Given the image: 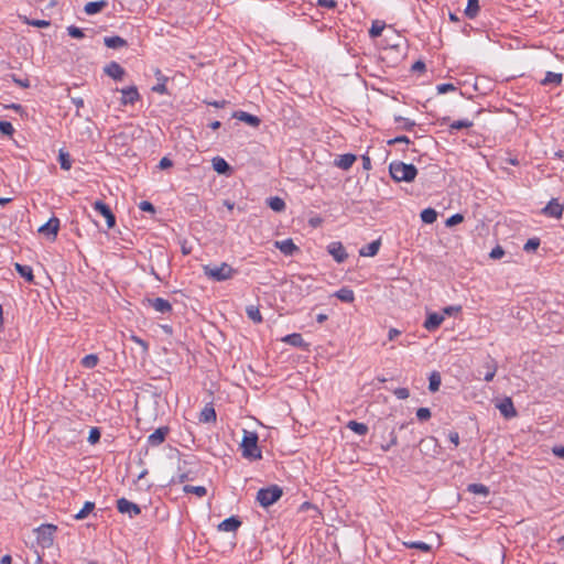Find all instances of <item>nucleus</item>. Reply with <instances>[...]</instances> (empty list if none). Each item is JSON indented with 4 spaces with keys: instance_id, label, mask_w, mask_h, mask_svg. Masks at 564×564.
<instances>
[{
    "instance_id": "nucleus-1",
    "label": "nucleus",
    "mask_w": 564,
    "mask_h": 564,
    "mask_svg": "<svg viewBox=\"0 0 564 564\" xmlns=\"http://www.w3.org/2000/svg\"><path fill=\"white\" fill-rule=\"evenodd\" d=\"M204 274L213 281L224 282L232 279L237 271L228 263L204 264L202 267Z\"/></svg>"
},
{
    "instance_id": "nucleus-2",
    "label": "nucleus",
    "mask_w": 564,
    "mask_h": 564,
    "mask_svg": "<svg viewBox=\"0 0 564 564\" xmlns=\"http://www.w3.org/2000/svg\"><path fill=\"white\" fill-rule=\"evenodd\" d=\"M390 174L397 182H411L415 178L417 170L413 164H406L400 161L390 163Z\"/></svg>"
},
{
    "instance_id": "nucleus-3",
    "label": "nucleus",
    "mask_w": 564,
    "mask_h": 564,
    "mask_svg": "<svg viewBox=\"0 0 564 564\" xmlns=\"http://www.w3.org/2000/svg\"><path fill=\"white\" fill-rule=\"evenodd\" d=\"M241 449L245 458L259 459L261 458V451L258 446V435L254 432L243 430V437L241 441Z\"/></svg>"
},
{
    "instance_id": "nucleus-4",
    "label": "nucleus",
    "mask_w": 564,
    "mask_h": 564,
    "mask_svg": "<svg viewBox=\"0 0 564 564\" xmlns=\"http://www.w3.org/2000/svg\"><path fill=\"white\" fill-rule=\"evenodd\" d=\"M57 528L53 524H42L35 529L37 544L42 547H50L54 542V533Z\"/></svg>"
},
{
    "instance_id": "nucleus-5",
    "label": "nucleus",
    "mask_w": 564,
    "mask_h": 564,
    "mask_svg": "<svg viewBox=\"0 0 564 564\" xmlns=\"http://www.w3.org/2000/svg\"><path fill=\"white\" fill-rule=\"evenodd\" d=\"M282 491L278 487L261 489L258 491L257 500L263 507H269L279 500Z\"/></svg>"
},
{
    "instance_id": "nucleus-6",
    "label": "nucleus",
    "mask_w": 564,
    "mask_h": 564,
    "mask_svg": "<svg viewBox=\"0 0 564 564\" xmlns=\"http://www.w3.org/2000/svg\"><path fill=\"white\" fill-rule=\"evenodd\" d=\"M117 509L120 513L128 514L129 518H134L141 512V509L138 505L129 501L126 498L118 499Z\"/></svg>"
},
{
    "instance_id": "nucleus-7",
    "label": "nucleus",
    "mask_w": 564,
    "mask_h": 564,
    "mask_svg": "<svg viewBox=\"0 0 564 564\" xmlns=\"http://www.w3.org/2000/svg\"><path fill=\"white\" fill-rule=\"evenodd\" d=\"M59 229V220L56 217H52L48 221L39 228V232L54 240Z\"/></svg>"
},
{
    "instance_id": "nucleus-8",
    "label": "nucleus",
    "mask_w": 564,
    "mask_h": 564,
    "mask_svg": "<svg viewBox=\"0 0 564 564\" xmlns=\"http://www.w3.org/2000/svg\"><path fill=\"white\" fill-rule=\"evenodd\" d=\"M327 251L338 263L344 262L348 257L343 243L338 241L330 242L327 246Z\"/></svg>"
},
{
    "instance_id": "nucleus-9",
    "label": "nucleus",
    "mask_w": 564,
    "mask_h": 564,
    "mask_svg": "<svg viewBox=\"0 0 564 564\" xmlns=\"http://www.w3.org/2000/svg\"><path fill=\"white\" fill-rule=\"evenodd\" d=\"M444 314L436 312H429L424 322V328L429 332H434L444 322Z\"/></svg>"
},
{
    "instance_id": "nucleus-10",
    "label": "nucleus",
    "mask_w": 564,
    "mask_h": 564,
    "mask_svg": "<svg viewBox=\"0 0 564 564\" xmlns=\"http://www.w3.org/2000/svg\"><path fill=\"white\" fill-rule=\"evenodd\" d=\"M94 208L96 212H98L101 216L105 217L108 228H112L115 226V224H116L115 215L112 214V212L106 204H104L100 200H97L94 203Z\"/></svg>"
},
{
    "instance_id": "nucleus-11",
    "label": "nucleus",
    "mask_w": 564,
    "mask_h": 564,
    "mask_svg": "<svg viewBox=\"0 0 564 564\" xmlns=\"http://www.w3.org/2000/svg\"><path fill=\"white\" fill-rule=\"evenodd\" d=\"M147 303L154 311L162 313V314L169 313L172 310L170 302L162 297L148 299Z\"/></svg>"
},
{
    "instance_id": "nucleus-12",
    "label": "nucleus",
    "mask_w": 564,
    "mask_h": 564,
    "mask_svg": "<svg viewBox=\"0 0 564 564\" xmlns=\"http://www.w3.org/2000/svg\"><path fill=\"white\" fill-rule=\"evenodd\" d=\"M497 408L499 409L500 413L506 419H511V417H514L517 415V411H516V409L513 406V403H512V400L510 398H505L503 400H501L497 404Z\"/></svg>"
},
{
    "instance_id": "nucleus-13",
    "label": "nucleus",
    "mask_w": 564,
    "mask_h": 564,
    "mask_svg": "<svg viewBox=\"0 0 564 564\" xmlns=\"http://www.w3.org/2000/svg\"><path fill=\"white\" fill-rule=\"evenodd\" d=\"M563 205L560 204L556 199H552L549 204L543 208L542 213L546 216L561 218L563 213Z\"/></svg>"
},
{
    "instance_id": "nucleus-14",
    "label": "nucleus",
    "mask_w": 564,
    "mask_h": 564,
    "mask_svg": "<svg viewBox=\"0 0 564 564\" xmlns=\"http://www.w3.org/2000/svg\"><path fill=\"white\" fill-rule=\"evenodd\" d=\"M357 158L355 154H350V153H347V154H341V155H338L335 161H334V164L335 166L341 169V170H349L352 164L356 162Z\"/></svg>"
},
{
    "instance_id": "nucleus-15",
    "label": "nucleus",
    "mask_w": 564,
    "mask_h": 564,
    "mask_svg": "<svg viewBox=\"0 0 564 564\" xmlns=\"http://www.w3.org/2000/svg\"><path fill=\"white\" fill-rule=\"evenodd\" d=\"M121 94H122V98H121L122 105L134 104L140 98V95H139L135 86H130L128 88L121 89Z\"/></svg>"
},
{
    "instance_id": "nucleus-16",
    "label": "nucleus",
    "mask_w": 564,
    "mask_h": 564,
    "mask_svg": "<svg viewBox=\"0 0 564 564\" xmlns=\"http://www.w3.org/2000/svg\"><path fill=\"white\" fill-rule=\"evenodd\" d=\"M167 432V427H159L152 434L149 435L148 443L152 446H159L164 442Z\"/></svg>"
},
{
    "instance_id": "nucleus-17",
    "label": "nucleus",
    "mask_w": 564,
    "mask_h": 564,
    "mask_svg": "<svg viewBox=\"0 0 564 564\" xmlns=\"http://www.w3.org/2000/svg\"><path fill=\"white\" fill-rule=\"evenodd\" d=\"M274 246L285 256H292L295 251H297V247L294 245L292 239L275 241Z\"/></svg>"
},
{
    "instance_id": "nucleus-18",
    "label": "nucleus",
    "mask_w": 564,
    "mask_h": 564,
    "mask_svg": "<svg viewBox=\"0 0 564 564\" xmlns=\"http://www.w3.org/2000/svg\"><path fill=\"white\" fill-rule=\"evenodd\" d=\"M104 70L108 76L118 80L122 79L124 75V69L116 62L108 64Z\"/></svg>"
},
{
    "instance_id": "nucleus-19",
    "label": "nucleus",
    "mask_w": 564,
    "mask_h": 564,
    "mask_svg": "<svg viewBox=\"0 0 564 564\" xmlns=\"http://www.w3.org/2000/svg\"><path fill=\"white\" fill-rule=\"evenodd\" d=\"M240 524L241 523L237 518L230 517L218 524V530L224 532H234L240 527Z\"/></svg>"
},
{
    "instance_id": "nucleus-20",
    "label": "nucleus",
    "mask_w": 564,
    "mask_h": 564,
    "mask_svg": "<svg viewBox=\"0 0 564 564\" xmlns=\"http://www.w3.org/2000/svg\"><path fill=\"white\" fill-rule=\"evenodd\" d=\"M381 241L375 240L359 250L361 257H375L380 249Z\"/></svg>"
},
{
    "instance_id": "nucleus-21",
    "label": "nucleus",
    "mask_w": 564,
    "mask_h": 564,
    "mask_svg": "<svg viewBox=\"0 0 564 564\" xmlns=\"http://www.w3.org/2000/svg\"><path fill=\"white\" fill-rule=\"evenodd\" d=\"M107 4L108 2L106 0L93 1L86 3L84 10L88 15H93L100 12L104 8L107 7Z\"/></svg>"
},
{
    "instance_id": "nucleus-22",
    "label": "nucleus",
    "mask_w": 564,
    "mask_h": 564,
    "mask_svg": "<svg viewBox=\"0 0 564 564\" xmlns=\"http://www.w3.org/2000/svg\"><path fill=\"white\" fill-rule=\"evenodd\" d=\"M212 164H213V169L218 173V174H227L230 172V166L229 164L226 162L225 159L220 158V156H216L213 159L212 161Z\"/></svg>"
},
{
    "instance_id": "nucleus-23",
    "label": "nucleus",
    "mask_w": 564,
    "mask_h": 564,
    "mask_svg": "<svg viewBox=\"0 0 564 564\" xmlns=\"http://www.w3.org/2000/svg\"><path fill=\"white\" fill-rule=\"evenodd\" d=\"M235 118H237L240 121H243L252 127H258L260 124V119L253 115H250L245 111H238L235 115Z\"/></svg>"
},
{
    "instance_id": "nucleus-24",
    "label": "nucleus",
    "mask_w": 564,
    "mask_h": 564,
    "mask_svg": "<svg viewBox=\"0 0 564 564\" xmlns=\"http://www.w3.org/2000/svg\"><path fill=\"white\" fill-rule=\"evenodd\" d=\"M334 295L341 302L346 303H351L355 300L354 291L349 288H341Z\"/></svg>"
},
{
    "instance_id": "nucleus-25",
    "label": "nucleus",
    "mask_w": 564,
    "mask_h": 564,
    "mask_svg": "<svg viewBox=\"0 0 564 564\" xmlns=\"http://www.w3.org/2000/svg\"><path fill=\"white\" fill-rule=\"evenodd\" d=\"M105 45L109 48H120L127 45L126 40L120 36H109L104 40Z\"/></svg>"
},
{
    "instance_id": "nucleus-26",
    "label": "nucleus",
    "mask_w": 564,
    "mask_h": 564,
    "mask_svg": "<svg viewBox=\"0 0 564 564\" xmlns=\"http://www.w3.org/2000/svg\"><path fill=\"white\" fill-rule=\"evenodd\" d=\"M562 83V74L547 72L544 79L542 80L543 85H555L558 86Z\"/></svg>"
},
{
    "instance_id": "nucleus-27",
    "label": "nucleus",
    "mask_w": 564,
    "mask_h": 564,
    "mask_svg": "<svg viewBox=\"0 0 564 564\" xmlns=\"http://www.w3.org/2000/svg\"><path fill=\"white\" fill-rule=\"evenodd\" d=\"M282 341L295 347L304 346V339L302 335L296 333L286 335L285 337L282 338Z\"/></svg>"
},
{
    "instance_id": "nucleus-28",
    "label": "nucleus",
    "mask_w": 564,
    "mask_h": 564,
    "mask_svg": "<svg viewBox=\"0 0 564 564\" xmlns=\"http://www.w3.org/2000/svg\"><path fill=\"white\" fill-rule=\"evenodd\" d=\"M267 203L269 207L274 212L281 213L285 209L284 200L278 196L268 198Z\"/></svg>"
},
{
    "instance_id": "nucleus-29",
    "label": "nucleus",
    "mask_w": 564,
    "mask_h": 564,
    "mask_svg": "<svg viewBox=\"0 0 564 564\" xmlns=\"http://www.w3.org/2000/svg\"><path fill=\"white\" fill-rule=\"evenodd\" d=\"M347 427L359 435H365L368 432V426L366 424L356 421H349L347 423Z\"/></svg>"
},
{
    "instance_id": "nucleus-30",
    "label": "nucleus",
    "mask_w": 564,
    "mask_h": 564,
    "mask_svg": "<svg viewBox=\"0 0 564 564\" xmlns=\"http://www.w3.org/2000/svg\"><path fill=\"white\" fill-rule=\"evenodd\" d=\"M467 489L469 492L480 495L482 497H487L489 495L488 487L482 484H470Z\"/></svg>"
},
{
    "instance_id": "nucleus-31",
    "label": "nucleus",
    "mask_w": 564,
    "mask_h": 564,
    "mask_svg": "<svg viewBox=\"0 0 564 564\" xmlns=\"http://www.w3.org/2000/svg\"><path fill=\"white\" fill-rule=\"evenodd\" d=\"M437 218V213L433 208H426L421 213V219L425 224H433Z\"/></svg>"
},
{
    "instance_id": "nucleus-32",
    "label": "nucleus",
    "mask_w": 564,
    "mask_h": 564,
    "mask_svg": "<svg viewBox=\"0 0 564 564\" xmlns=\"http://www.w3.org/2000/svg\"><path fill=\"white\" fill-rule=\"evenodd\" d=\"M479 11V4H478V0H468L467 2V7L465 9V14L473 19L477 15Z\"/></svg>"
},
{
    "instance_id": "nucleus-33",
    "label": "nucleus",
    "mask_w": 564,
    "mask_h": 564,
    "mask_svg": "<svg viewBox=\"0 0 564 564\" xmlns=\"http://www.w3.org/2000/svg\"><path fill=\"white\" fill-rule=\"evenodd\" d=\"M386 24L381 21H373L371 24V28L369 30V34L371 37H378L381 35L382 31L384 30Z\"/></svg>"
},
{
    "instance_id": "nucleus-34",
    "label": "nucleus",
    "mask_w": 564,
    "mask_h": 564,
    "mask_svg": "<svg viewBox=\"0 0 564 564\" xmlns=\"http://www.w3.org/2000/svg\"><path fill=\"white\" fill-rule=\"evenodd\" d=\"M58 161H59L61 167L63 170L68 171L72 167V161H70L69 154L67 152H65L64 150H59Z\"/></svg>"
},
{
    "instance_id": "nucleus-35",
    "label": "nucleus",
    "mask_w": 564,
    "mask_h": 564,
    "mask_svg": "<svg viewBox=\"0 0 564 564\" xmlns=\"http://www.w3.org/2000/svg\"><path fill=\"white\" fill-rule=\"evenodd\" d=\"M94 508H95L94 502L87 501L84 505L83 509L74 516V519L83 520V519L87 518V516L94 510Z\"/></svg>"
},
{
    "instance_id": "nucleus-36",
    "label": "nucleus",
    "mask_w": 564,
    "mask_h": 564,
    "mask_svg": "<svg viewBox=\"0 0 564 564\" xmlns=\"http://www.w3.org/2000/svg\"><path fill=\"white\" fill-rule=\"evenodd\" d=\"M199 420L202 422H212V421H215L216 420V413H215V410L210 406H206L203 409V411L200 412V416H199Z\"/></svg>"
},
{
    "instance_id": "nucleus-37",
    "label": "nucleus",
    "mask_w": 564,
    "mask_h": 564,
    "mask_svg": "<svg viewBox=\"0 0 564 564\" xmlns=\"http://www.w3.org/2000/svg\"><path fill=\"white\" fill-rule=\"evenodd\" d=\"M15 269L21 274V276L26 279V281H29V282L33 281V273H32V269L30 267L22 265L20 263H15Z\"/></svg>"
},
{
    "instance_id": "nucleus-38",
    "label": "nucleus",
    "mask_w": 564,
    "mask_h": 564,
    "mask_svg": "<svg viewBox=\"0 0 564 564\" xmlns=\"http://www.w3.org/2000/svg\"><path fill=\"white\" fill-rule=\"evenodd\" d=\"M184 491L187 494H194L198 497H203L207 494V489L204 486H185Z\"/></svg>"
},
{
    "instance_id": "nucleus-39",
    "label": "nucleus",
    "mask_w": 564,
    "mask_h": 564,
    "mask_svg": "<svg viewBox=\"0 0 564 564\" xmlns=\"http://www.w3.org/2000/svg\"><path fill=\"white\" fill-rule=\"evenodd\" d=\"M246 312H247L248 317L250 319H252L254 323H260L262 321V317H261V314H260V311L258 310V307L250 305L247 307Z\"/></svg>"
},
{
    "instance_id": "nucleus-40",
    "label": "nucleus",
    "mask_w": 564,
    "mask_h": 564,
    "mask_svg": "<svg viewBox=\"0 0 564 564\" xmlns=\"http://www.w3.org/2000/svg\"><path fill=\"white\" fill-rule=\"evenodd\" d=\"M404 545L410 549H417L422 552L431 551V546L425 542H404Z\"/></svg>"
},
{
    "instance_id": "nucleus-41",
    "label": "nucleus",
    "mask_w": 564,
    "mask_h": 564,
    "mask_svg": "<svg viewBox=\"0 0 564 564\" xmlns=\"http://www.w3.org/2000/svg\"><path fill=\"white\" fill-rule=\"evenodd\" d=\"M98 364L97 355H87L82 359V365L86 368H94Z\"/></svg>"
},
{
    "instance_id": "nucleus-42",
    "label": "nucleus",
    "mask_w": 564,
    "mask_h": 564,
    "mask_svg": "<svg viewBox=\"0 0 564 564\" xmlns=\"http://www.w3.org/2000/svg\"><path fill=\"white\" fill-rule=\"evenodd\" d=\"M22 20L24 23L36 28H47L50 25V22L46 20H31L26 17H22Z\"/></svg>"
},
{
    "instance_id": "nucleus-43",
    "label": "nucleus",
    "mask_w": 564,
    "mask_h": 564,
    "mask_svg": "<svg viewBox=\"0 0 564 564\" xmlns=\"http://www.w3.org/2000/svg\"><path fill=\"white\" fill-rule=\"evenodd\" d=\"M440 386H441V377L437 375V373H432L431 377H430V384H429V389L432 391V392H435L440 389Z\"/></svg>"
},
{
    "instance_id": "nucleus-44",
    "label": "nucleus",
    "mask_w": 564,
    "mask_h": 564,
    "mask_svg": "<svg viewBox=\"0 0 564 564\" xmlns=\"http://www.w3.org/2000/svg\"><path fill=\"white\" fill-rule=\"evenodd\" d=\"M473 124H474L473 121H470L468 119L456 120L453 123H451V129H455V130L466 129V128H470Z\"/></svg>"
},
{
    "instance_id": "nucleus-45",
    "label": "nucleus",
    "mask_w": 564,
    "mask_h": 564,
    "mask_svg": "<svg viewBox=\"0 0 564 564\" xmlns=\"http://www.w3.org/2000/svg\"><path fill=\"white\" fill-rule=\"evenodd\" d=\"M0 131L3 134L11 135L14 131L13 126L9 121H0Z\"/></svg>"
},
{
    "instance_id": "nucleus-46",
    "label": "nucleus",
    "mask_w": 564,
    "mask_h": 564,
    "mask_svg": "<svg viewBox=\"0 0 564 564\" xmlns=\"http://www.w3.org/2000/svg\"><path fill=\"white\" fill-rule=\"evenodd\" d=\"M463 220H464L463 215H460V214H455V215L451 216V217L446 220V226H447V227H453V226H455V225L460 224Z\"/></svg>"
},
{
    "instance_id": "nucleus-47",
    "label": "nucleus",
    "mask_w": 564,
    "mask_h": 564,
    "mask_svg": "<svg viewBox=\"0 0 564 564\" xmlns=\"http://www.w3.org/2000/svg\"><path fill=\"white\" fill-rule=\"evenodd\" d=\"M460 310H462L460 306L451 305V306L444 307L442 314H444V317L452 316V315L458 314L460 312Z\"/></svg>"
},
{
    "instance_id": "nucleus-48",
    "label": "nucleus",
    "mask_w": 564,
    "mask_h": 564,
    "mask_svg": "<svg viewBox=\"0 0 564 564\" xmlns=\"http://www.w3.org/2000/svg\"><path fill=\"white\" fill-rule=\"evenodd\" d=\"M100 438V432L97 427H93L90 431H89V435H88V442L90 444H95L99 441Z\"/></svg>"
},
{
    "instance_id": "nucleus-49",
    "label": "nucleus",
    "mask_w": 564,
    "mask_h": 564,
    "mask_svg": "<svg viewBox=\"0 0 564 564\" xmlns=\"http://www.w3.org/2000/svg\"><path fill=\"white\" fill-rule=\"evenodd\" d=\"M416 416H417L419 420L425 421V420L431 417V411L427 408H420L416 411Z\"/></svg>"
},
{
    "instance_id": "nucleus-50",
    "label": "nucleus",
    "mask_w": 564,
    "mask_h": 564,
    "mask_svg": "<svg viewBox=\"0 0 564 564\" xmlns=\"http://www.w3.org/2000/svg\"><path fill=\"white\" fill-rule=\"evenodd\" d=\"M67 32L72 37L82 39L84 36L83 31L76 26H68Z\"/></svg>"
},
{
    "instance_id": "nucleus-51",
    "label": "nucleus",
    "mask_w": 564,
    "mask_h": 564,
    "mask_svg": "<svg viewBox=\"0 0 564 564\" xmlns=\"http://www.w3.org/2000/svg\"><path fill=\"white\" fill-rule=\"evenodd\" d=\"M503 254H505V250L500 246H497L491 250L489 256L491 259L497 260V259L502 258Z\"/></svg>"
},
{
    "instance_id": "nucleus-52",
    "label": "nucleus",
    "mask_w": 564,
    "mask_h": 564,
    "mask_svg": "<svg viewBox=\"0 0 564 564\" xmlns=\"http://www.w3.org/2000/svg\"><path fill=\"white\" fill-rule=\"evenodd\" d=\"M393 393L398 399H401V400H404V399L409 398V395H410V392L406 388H397L393 391Z\"/></svg>"
},
{
    "instance_id": "nucleus-53",
    "label": "nucleus",
    "mask_w": 564,
    "mask_h": 564,
    "mask_svg": "<svg viewBox=\"0 0 564 564\" xmlns=\"http://www.w3.org/2000/svg\"><path fill=\"white\" fill-rule=\"evenodd\" d=\"M540 245L539 239H529L527 243L524 245L525 251H533L535 250Z\"/></svg>"
},
{
    "instance_id": "nucleus-54",
    "label": "nucleus",
    "mask_w": 564,
    "mask_h": 564,
    "mask_svg": "<svg viewBox=\"0 0 564 564\" xmlns=\"http://www.w3.org/2000/svg\"><path fill=\"white\" fill-rule=\"evenodd\" d=\"M131 340L133 343H135L137 345H139L142 348L143 352L148 351L149 346H148V344L143 339H141L140 337H138L135 335H132L131 336Z\"/></svg>"
},
{
    "instance_id": "nucleus-55",
    "label": "nucleus",
    "mask_w": 564,
    "mask_h": 564,
    "mask_svg": "<svg viewBox=\"0 0 564 564\" xmlns=\"http://www.w3.org/2000/svg\"><path fill=\"white\" fill-rule=\"evenodd\" d=\"M139 208L143 212L154 213V206L150 202H147V200L141 202L139 204Z\"/></svg>"
},
{
    "instance_id": "nucleus-56",
    "label": "nucleus",
    "mask_w": 564,
    "mask_h": 564,
    "mask_svg": "<svg viewBox=\"0 0 564 564\" xmlns=\"http://www.w3.org/2000/svg\"><path fill=\"white\" fill-rule=\"evenodd\" d=\"M317 3L321 7H325V8H328V9H333V8L336 7V1L335 0H318Z\"/></svg>"
},
{
    "instance_id": "nucleus-57",
    "label": "nucleus",
    "mask_w": 564,
    "mask_h": 564,
    "mask_svg": "<svg viewBox=\"0 0 564 564\" xmlns=\"http://www.w3.org/2000/svg\"><path fill=\"white\" fill-rule=\"evenodd\" d=\"M496 371H497L496 366L490 367L489 370L487 371V373L485 375V380L488 382L491 381L495 378Z\"/></svg>"
},
{
    "instance_id": "nucleus-58",
    "label": "nucleus",
    "mask_w": 564,
    "mask_h": 564,
    "mask_svg": "<svg viewBox=\"0 0 564 564\" xmlns=\"http://www.w3.org/2000/svg\"><path fill=\"white\" fill-rule=\"evenodd\" d=\"M552 453L560 457V458H563L564 459V447L563 446H554L552 448Z\"/></svg>"
},
{
    "instance_id": "nucleus-59",
    "label": "nucleus",
    "mask_w": 564,
    "mask_h": 564,
    "mask_svg": "<svg viewBox=\"0 0 564 564\" xmlns=\"http://www.w3.org/2000/svg\"><path fill=\"white\" fill-rule=\"evenodd\" d=\"M448 440L457 446L459 444V435L457 432H449Z\"/></svg>"
},
{
    "instance_id": "nucleus-60",
    "label": "nucleus",
    "mask_w": 564,
    "mask_h": 564,
    "mask_svg": "<svg viewBox=\"0 0 564 564\" xmlns=\"http://www.w3.org/2000/svg\"><path fill=\"white\" fill-rule=\"evenodd\" d=\"M389 144L393 143H409V139L405 135L397 137L395 139L389 140Z\"/></svg>"
},
{
    "instance_id": "nucleus-61",
    "label": "nucleus",
    "mask_w": 564,
    "mask_h": 564,
    "mask_svg": "<svg viewBox=\"0 0 564 564\" xmlns=\"http://www.w3.org/2000/svg\"><path fill=\"white\" fill-rule=\"evenodd\" d=\"M160 169L164 170L172 166V161L167 158L161 159L159 163Z\"/></svg>"
},
{
    "instance_id": "nucleus-62",
    "label": "nucleus",
    "mask_w": 564,
    "mask_h": 564,
    "mask_svg": "<svg viewBox=\"0 0 564 564\" xmlns=\"http://www.w3.org/2000/svg\"><path fill=\"white\" fill-rule=\"evenodd\" d=\"M453 89H454V86L451 84H442V85L437 86V90L441 94H444V93H446L448 90H453Z\"/></svg>"
},
{
    "instance_id": "nucleus-63",
    "label": "nucleus",
    "mask_w": 564,
    "mask_h": 564,
    "mask_svg": "<svg viewBox=\"0 0 564 564\" xmlns=\"http://www.w3.org/2000/svg\"><path fill=\"white\" fill-rule=\"evenodd\" d=\"M401 334V332L397 328H390L389 332H388V338L389 340H393L395 339L399 335Z\"/></svg>"
},
{
    "instance_id": "nucleus-64",
    "label": "nucleus",
    "mask_w": 564,
    "mask_h": 564,
    "mask_svg": "<svg viewBox=\"0 0 564 564\" xmlns=\"http://www.w3.org/2000/svg\"><path fill=\"white\" fill-rule=\"evenodd\" d=\"M153 91H156L159 94H165L166 93V86L164 83H160L152 88Z\"/></svg>"
}]
</instances>
